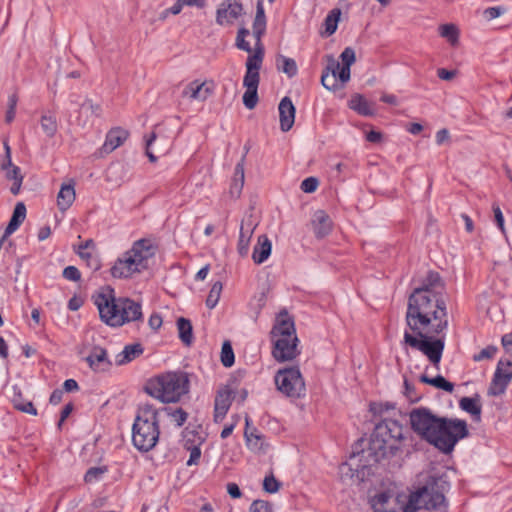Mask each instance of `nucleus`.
I'll return each mask as SVG.
<instances>
[{
	"label": "nucleus",
	"mask_w": 512,
	"mask_h": 512,
	"mask_svg": "<svg viewBox=\"0 0 512 512\" xmlns=\"http://www.w3.org/2000/svg\"><path fill=\"white\" fill-rule=\"evenodd\" d=\"M405 321L410 330L404 333L405 344L422 352L433 366L439 368L445 348L442 333L448 327L447 307L442 295L414 289L408 298Z\"/></svg>",
	"instance_id": "nucleus-1"
},
{
	"label": "nucleus",
	"mask_w": 512,
	"mask_h": 512,
	"mask_svg": "<svg viewBox=\"0 0 512 512\" xmlns=\"http://www.w3.org/2000/svg\"><path fill=\"white\" fill-rule=\"evenodd\" d=\"M410 423L415 433L444 454L469 435L465 420L438 417L423 407L410 412Z\"/></svg>",
	"instance_id": "nucleus-2"
},
{
	"label": "nucleus",
	"mask_w": 512,
	"mask_h": 512,
	"mask_svg": "<svg viewBox=\"0 0 512 512\" xmlns=\"http://www.w3.org/2000/svg\"><path fill=\"white\" fill-rule=\"evenodd\" d=\"M93 299L100 319L110 327H120L128 322L142 320L141 305L129 298H116L111 286L102 287Z\"/></svg>",
	"instance_id": "nucleus-3"
},
{
	"label": "nucleus",
	"mask_w": 512,
	"mask_h": 512,
	"mask_svg": "<svg viewBox=\"0 0 512 512\" xmlns=\"http://www.w3.org/2000/svg\"><path fill=\"white\" fill-rule=\"evenodd\" d=\"M404 440L403 426L396 420L384 418L374 428L369 455H373L376 462L393 457L402 450Z\"/></svg>",
	"instance_id": "nucleus-4"
},
{
	"label": "nucleus",
	"mask_w": 512,
	"mask_h": 512,
	"mask_svg": "<svg viewBox=\"0 0 512 512\" xmlns=\"http://www.w3.org/2000/svg\"><path fill=\"white\" fill-rule=\"evenodd\" d=\"M270 337L273 343L272 356L277 362L291 361L300 354L294 320L287 311L280 312L276 317Z\"/></svg>",
	"instance_id": "nucleus-5"
},
{
	"label": "nucleus",
	"mask_w": 512,
	"mask_h": 512,
	"mask_svg": "<svg viewBox=\"0 0 512 512\" xmlns=\"http://www.w3.org/2000/svg\"><path fill=\"white\" fill-rule=\"evenodd\" d=\"M449 484L442 477L430 476L426 483L409 495L404 512H416L421 509L445 511L447 501L445 491Z\"/></svg>",
	"instance_id": "nucleus-6"
},
{
	"label": "nucleus",
	"mask_w": 512,
	"mask_h": 512,
	"mask_svg": "<svg viewBox=\"0 0 512 512\" xmlns=\"http://www.w3.org/2000/svg\"><path fill=\"white\" fill-rule=\"evenodd\" d=\"M190 381L185 372H168L150 379L144 390L162 403L178 402L189 392Z\"/></svg>",
	"instance_id": "nucleus-7"
},
{
	"label": "nucleus",
	"mask_w": 512,
	"mask_h": 512,
	"mask_svg": "<svg viewBox=\"0 0 512 512\" xmlns=\"http://www.w3.org/2000/svg\"><path fill=\"white\" fill-rule=\"evenodd\" d=\"M155 254L154 247L147 239L134 242L131 249L119 257L111 268L115 278H129L148 268V261Z\"/></svg>",
	"instance_id": "nucleus-8"
},
{
	"label": "nucleus",
	"mask_w": 512,
	"mask_h": 512,
	"mask_svg": "<svg viewBox=\"0 0 512 512\" xmlns=\"http://www.w3.org/2000/svg\"><path fill=\"white\" fill-rule=\"evenodd\" d=\"M159 411L151 404H144L132 427V442L142 452H148L159 439Z\"/></svg>",
	"instance_id": "nucleus-9"
},
{
	"label": "nucleus",
	"mask_w": 512,
	"mask_h": 512,
	"mask_svg": "<svg viewBox=\"0 0 512 512\" xmlns=\"http://www.w3.org/2000/svg\"><path fill=\"white\" fill-rule=\"evenodd\" d=\"M274 382L277 390L289 398H301L306 394V385L299 367L291 366L279 369Z\"/></svg>",
	"instance_id": "nucleus-10"
},
{
	"label": "nucleus",
	"mask_w": 512,
	"mask_h": 512,
	"mask_svg": "<svg viewBox=\"0 0 512 512\" xmlns=\"http://www.w3.org/2000/svg\"><path fill=\"white\" fill-rule=\"evenodd\" d=\"M264 58V48H254V53L250 54L246 61V73L243 79V85L246 88L258 89L262 62Z\"/></svg>",
	"instance_id": "nucleus-11"
},
{
	"label": "nucleus",
	"mask_w": 512,
	"mask_h": 512,
	"mask_svg": "<svg viewBox=\"0 0 512 512\" xmlns=\"http://www.w3.org/2000/svg\"><path fill=\"white\" fill-rule=\"evenodd\" d=\"M244 13L243 5L237 0H223L216 10V23L220 26L232 25Z\"/></svg>",
	"instance_id": "nucleus-12"
},
{
	"label": "nucleus",
	"mask_w": 512,
	"mask_h": 512,
	"mask_svg": "<svg viewBox=\"0 0 512 512\" xmlns=\"http://www.w3.org/2000/svg\"><path fill=\"white\" fill-rule=\"evenodd\" d=\"M504 366H512V361L503 359L498 361L492 381L488 388L489 396L502 395L512 380V371H504Z\"/></svg>",
	"instance_id": "nucleus-13"
},
{
	"label": "nucleus",
	"mask_w": 512,
	"mask_h": 512,
	"mask_svg": "<svg viewBox=\"0 0 512 512\" xmlns=\"http://www.w3.org/2000/svg\"><path fill=\"white\" fill-rule=\"evenodd\" d=\"M233 390L225 386L217 391L214 400V422L220 423L226 416L232 401Z\"/></svg>",
	"instance_id": "nucleus-14"
},
{
	"label": "nucleus",
	"mask_w": 512,
	"mask_h": 512,
	"mask_svg": "<svg viewBox=\"0 0 512 512\" xmlns=\"http://www.w3.org/2000/svg\"><path fill=\"white\" fill-rule=\"evenodd\" d=\"M85 360L89 367L95 372L108 371L112 366V362L108 358L106 349L101 346H94Z\"/></svg>",
	"instance_id": "nucleus-15"
},
{
	"label": "nucleus",
	"mask_w": 512,
	"mask_h": 512,
	"mask_svg": "<svg viewBox=\"0 0 512 512\" xmlns=\"http://www.w3.org/2000/svg\"><path fill=\"white\" fill-rule=\"evenodd\" d=\"M213 93V84L210 82H200L194 80L184 88L182 92L183 97H188L192 100L205 101Z\"/></svg>",
	"instance_id": "nucleus-16"
},
{
	"label": "nucleus",
	"mask_w": 512,
	"mask_h": 512,
	"mask_svg": "<svg viewBox=\"0 0 512 512\" xmlns=\"http://www.w3.org/2000/svg\"><path fill=\"white\" fill-rule=\"evenodd\" d=\"M280 128L283 132L289 131L295 121V106L289 97H284L279 103Z\"/></svg>",
	"instance_id": "nucleus-17"
},
{
	"label": "nucleus",
	"mask_w": 512,
	"mask_h": 512,
	"mask_svg": "<svg viewBox=\"0 0 512 512\" xmlns=\"http://www.w3.org/2000/svg\"><path fill=\"white\" fill-rule=\"evenodd\" d=\"M127 130L120 127L112 128L106 135L105 142L101 148L104 153H111L121 146L128 138Z\"/></svg>",
	"instance_id": "nucleus-18"
},
{
	"label": "nucleus",
	"mask_w": 512,
	"mask_h": 512,
	"mask_svg": "<svg viewBox=\"0 0 512 512\" xmlns=\"http://www.w3.org/2000/svg\"><path fill=\"white\" fill-rule=\"evenodd\" d=\"M266 30V16L264 6L261 1H257L256 15L253 21V36L256 39L255 48H264L261 38Z\"/></svg>",
	"instance_id": "nucleus-19"
},
{
	"label": "nucleus",
	"mask_w": 512,
	"mask_h": 512,
	"mask_svg": "<svg viewBox=\"0 0 512 512\" xmlns=\"http://www.w3.org/2000/svg\"><path fill=\"white\" fill-rule=\"evenodd\" d=\"M313 230L318 238L328 235L332 228V222L327 213L323 210H317L312 218Z\"/></svg>",
	"instance_id": "nucleus-20"
},
{
	"label": "nucleus",
	"mask_w": 512,
	"mask_h": 512,
	"mask_svg": "<svg viewBox=\"0 0 512 512\" xmlns=\"http://www.w3.org/2000/svg\"><path fill=\"white\" fill-rule=\"evenodd\" d=\"M272 243L269 238L262 234L258 237L257 244L253 249L252 259L256 264L265 262L271 254Z\"/></svg>",
	"instance_id": "nucleus-21"
},
{
	"label": "nucleus",
	"mask_w": 512,
	"mask_h": 512,
	"mask_svg": "<svg viewBox=\"0 0 512 512\" xmlns=\"http://www.w3.org/2000/svg\"><path fill=\"white\" fill-rule=\"evenodd\" d=\"M26 218V206L23 202H18L13 210L10 221L4 231L3 239L14 233Z\"/></svg>",
	"instance_id": "nucleus-22"
},
{
	"label": "nucleus",
	"mask_w": 512,
	"mask_h": 512,
	"mask_svg": "<svg viewBox=\"0 0 512 512\" xmlns=\"http://www.w3.org/2000/svg\"><path fill=\"white\" fill-rule=\"evenodd\" d=\"M254 229L255 225L251 221H243L241 224L237 249L242 257L248 254L250 239Z\"/></svg>",
	"instance_id": "nucleus-23"
},
{
	"label": "nucleus",
	"mask_w": 512,
	"mask_h": 512,
	"mask_svg": "<svg viewBox=\"0 0 512 512\" xmlns=\"http://www.w3.org/2000/svg\"><path fill=\"white\" fill-rule=\"evenodd\" d=\"M481 397L479 394H475L473 397H463L459 401L460 408L472 415L475 421L481 420Z\"/></svg>",
	"instance_id": "nucleus-24"
},
{
	"label": "nucleus",
	"mask_w": 512,
	"mask_h": 512,
	"mask_svg": "<svg viewBox=\"0 0 512 512\" xmlns=\"http://www.w3.org/2000/svg\"><path fill=\"white\" fill-rule=\"evenodd\" d=\"M74 183H64L61 185L57 195V206L59 210L66 211L75 201Z\"/></svg>",
	"instance_id": "nucleus-25"
},
{
	"label": "nucleus",
	"mask_w": 512,
	"mask_h": 512,
	"mask_svg": "<svg viewBox=\"0 0 512 512\" xmlns=\"http://www.w3.org/2000/svg\"><path fill=\"white\" fill-rule=\"evenodd\" d=\"M143 352L144 348L140 343L126 345L124 349L116 355L115 363L117 366L125 365L138 358Z\"/></svg>",
	"instance_id": "nucleus-26"
},
{
	"label": "nucleus",
	"mask_w": 512,
	"mask_h": 512,
	"mask_svg": "<svg viewBox=\"0 0 512 512\" xmlns=\"http://www.w3.org/2000/svg\"><path fill=\"white\" fill-rule=\"evenodd\" d=\"M394 494L390 491H382L371 499V506L375 512H392L391 502Z\"/></svg>",
	"instance_id": "nucleus-27"
},
{
	"label": "nucleus",
	"mask_w": 512,
	"mask_h": 512,
	"mask_svg": "<svg viewBox=\"0 0 512 512\" xmlns=\"http://www.w3.org/2000/svg\"><path fill=\"white\" fill-rule=\"evenodd\" d=\"M443 287L439 273L429 271L422 285L416 289H425L428 294L442 295Z\"/></svg>",
	"instance_id": "nucleus-28"
},
{
	"label": "nucleus",
	"mask_w": 512,
	"mask_h": 512,
	"mask_svg": "<svg viewBox=\"0 0 512 512\" xmlns=\"http://www.w3.org/2000/svg\"><path fill=\"white\" fill-rule=\"evenodd\" d=\"M340 68L339 62L333 61L327 66L326 71H323L321 76V83L327 90L335 91L339 88L336 69Z\"/></svg>",
	"instance_id": "nucleus-29"
},
{
	"label": "nucleus",
	"mask_w": 512,
	"mask_h": 512,
	"mask_svg": "<svg viewBox=\"0 0 512 512\" xmlns=\"http://www.w3.org/2000/svg\"><path fill=\"white\" fill-rule=\"evenodd\" d=\"M177 329L180 340L185 345H190L193 341V329L190 320L184 317L178 318Z\"/></svg>",
	"instance_id": "nucleus-30"
},
{
	"label": "nucleus",
	"mask_w": 512,
	"mask_h": 512,
	"mask_svg": "<svg viewBox=\"0 0 512 512\" xmlns=\"http://www.w3.org/2000/svg\"><path fill=\"white\" fill-rule=\"evenodd\" d=\"M420 381L422 383L444 390L448 393H452L454 391V384L446 380L442 375H437L436 377L430 378L426 374H423L420 376Z\"/></svg>",
	"instance_id": "nucleus-31"
},
{
	"label": "nucleus",
	"mask_w": 512,
	"mask_h": 512,
	"mask_svg": "<svg viewBox=\"0 0 512 512\" xmlns=\"http://www.w3.org/2000/svg\"><path fill=\"white\" fill-rule=\"evenodd\" d=\"M249 417L246 416L245 422H246V429L244 432V436L246 439V442L248 446L254 448V449H263V435L260 434L257 429L253 428L252 430L249 429Z\"/></svg>",
	"instance_id": "nucleus-32"
},
{
	"label": "nucleus",
	"mask_w": 512,
	"mask_h": 512,
	"mask_svg": "<svg viewBox=\"0 0 512 512\" xmlns=\"http://www.w3.org/2000/svg\"><path fill=\"white\" fill-rule=\"evenodd\" d=\"M349 106L363 116H371L374 113L368 101L359 94L351 98Z\"/></svg>",
	"instance_id": "nucleus-33"
},
{
	"label": "nucleus",
	"mask_w": 512,
	"mask_h": 512,
	"mask_svg": "<svg viewBox=\"0 0 512 512\" xmlns=\"http://www.w3.org/2000/svg\"><path fill=\"white\" fill-rule=\"evenodd\" d=\"M277 69L285 73L288 77H294L297 72V64L294 59L279 55L276 58Z\"/></svg>",
	"instance_id": "nucleus-34"
},
{
	"label": "nucleus",
	"mask_w": 512,
	"mask_h": 512,
	"mask_svg": "<svg viewBox=\"0 0 512 512\" xmlns=\"http://www.w3.org/2000/svg\"><path fill=\"white\" fill-rule=\"evenodd\" d=\"M40 125L43 130V132L48 136L49 138H52L55 136L58 130V123L57 119L54 115L47 113L43 114L40 119Z\"/></svg>",
	"instance_id": "nucleus-35"
},
{
	"label": "nucleus",
	"mask_w": 512,
	"mask_h": 512,
	"mask_svg": "<svg viewBox=\"0 0 512 512\" xmlns=\"http://www.w3.org/2000/svg\"><path fill=\"white\" fill-rule=\"evenodd\" d=\"M6 171V178L8 180H12L13 184L10 187V192L13 195H17L20 192L23 176L21 175L20 168L18 166H12L8 168Z\"/></svg>",
	"instance_id": "nucleus-36"
},
{
	"label": "nucleus",
	"mask_w": 512,
	"mask_h": 512,
	"mask_svg": "<svg viewBox=\"0 0 512 512\" xmlns=\"http://www.w3.org/2000/svg\"><path fill=\"white\" fill-rule=\"evenodd\" d=\"M341 10L339 8L332 9L324 20L325 33L330 36L337 30V25L340 20Z\"/></svg>",
	"instance_id": "nucleus-37"
},
{
	"label": "nucleus",
	"mask_w": 512,
	"mask_h": 512,
	"mask_svg": "<svg viewBox=\"0 0 512 512\" xmlns=\"http://www.w3.org/2000/svg\"><path fill=\"white\" fill-rule=\"evenodd\" d=\"M80 115L85 114L88 118L89 115L100 117L102 114V106L99 103H94L92 99L86 98L80 105Z\"/></svg>",
	"instance_id": "nucleus-38"
},
{
	"label": "nucleus",
	"mask_w": 512,
	"mask_h": 512,
	"mask_svg": "<svg viewBox=\"0 0 512 512\" xmlns=\"http://www.w3.org/2000/svg\"><path fill=\"white\" fill-rule=\"evenodd\" d=\"M340 475L343 480L349 479L351 481H362V477H360V472L358 467L353 468L352 463H343L340 465Z\"/></svg>",
	"instance_id": "nucleus-39"
},
{
	"label": "nucleus",
	"mask_w": 512,
	"mask_h": 512,
	"mask_svg": "<svg viewBox=\"0 0 512 512\" xmlns=\"http://www.w3.org/2000/svg\"><path fill=\"white\" fill-rule=\"evenodd\" d=\"M222 289H223V285L220 281H216L212 285L210 292L206 299V306L209 309H213L218 304Z\"/></svg>",
	"instance_id": "nucleus-40"
},
{
	"label": "nucleus",
	"mask_w": 512,
	"mask_h": 512,
	"mask_svg": "<svg viewBox=\"0 0 512 512\" xmlns=\"http://www.w3.org/2000/svg\"><path fill=\"white\" fill-rule=\"evenodd\" d=\"M440 35L446 38L452 45H455L458 42L459 32L454 24L441 25Z\"/></svg>",
	"instance_id": "nucleus-41"
},
{
	"label": "nucleus",
	"mask_w": 512,
	"mask_h": 512,
	"mask_svg": "<svg viewBox=\"0 0 512 512\" xmlns=\"http://www.w3.org/2000/svg\"><path fill=\"white\" fill-rule=\"evenodd\" d=\"M234 361L235 356L232 345L229 341H224L221 349V363L224 367H231Z\"/></svg>",
	"instance_id": "nucleus-42"
},
{
	"label": "nucleus",
	"mask_w": 512,
	"mask_h": 512,
	"mask_svg": "<svg viewBox=\"0 0 512 512\" xmlns=\"http://www.w3.org/2000/svg\"><path fill=\"white\" fill-rule=\"evenodd\" d=\"M163 410L176 422L178 427L183 426L188 418V413L182 408L173 410L172 408L165 407Z\"/></svg>",
	"instance_id": "nucleus-43"
},
{
	"label": "nucleus",
	"mask_w": 512,
	"mask_h": 512,
	"mask_svg": "<svg viewBox=\"0 0 512 512\" xmlns=\"http://www.w3.org/2000/svg\"><path fill=\"white\" fill-rule=\"evenodd\" d=\"M13 405L17 410L21 412L37 415V410L33 403L31 401H23L20 395L13 398Z\"/></svg>",
	"instance_id": "nucleus-44"
},
{
	"label": "nucleus",
	"mask_w": 512,
	"mask_h": 512,
	"mask_svg": "<svg viewBox=\"0 0 512 512\" xmlns=\"http://www.w3.org/2000/svg\"><path fill=\"white\" fill-rule=\"evenodd\" d=\"M258 89L246 88L245 93L243 94V104L247 109H253L258 103Z\"/></svg>",
	"instance_id": "nucleus-45"
},
{
	"label": "nucleus",
	"mask_w": 512,
	"mask_h": 512,
	"mask_svg": "<svg viewBox=\"0 0 512 512\" xmlns=\"http://www.w3.org/2000/svg\"><path fill=\"white\" fill-rule=\"evenodd\" d=\"M106 471V467H91L87 470L84 480L86 483L95 482L99 480Z\"/></svg>",
	"instance_id": "nucleus-46"
},
{
	"label": "nucleus",
	"mask_w": 512,
	"mask_h": 512,
	"mask_svg": "<svg viewBox=\"0 0 512 512\" xmlns=\"http://www.w3.org/2000/svg\"><path fill=\"white\" fill-rule=\"evenodd\" d=\"M280 488V483L276 478L271 474L266 476L263 481V489L268 493H276Z\"/></svg>",
	"instance_id": "nucleus-47"
},
{
	"label": "nucleus",
	"mask_w": 512,
	"mask_h": 512,
	"mask_svg": "<svg viewBox=\"0 0 512 512\" xmlns=\"http://www.w3.org/2000/svg\"><path fill=\"white\" fill-rule=\"evenodd\" d=\"M250 512H273L272 505L268 501L255 500L249 508Z\"/></svg>",
	"instance_id": "nucleus-48"
},
{
	"label": "nucleus",
	"mask_w": 512,
	"mask_h": 512,
	"mask_svg": "<svg viewBox=\"0 0 512 512\" xmlns=\"http://www.w3.org/2000/svg\"><path fill=\"white\" fill-rule=\"evenodd\" d=\"M5 154L1 159L0 167L2 170H7L8 168H11L13 165L12 159H11V148L7 141L3 142Z\"/></svg>",
	"instance_id": "nucleus-49"
},
{
	"label": "nucleus",
	"mask_w": 512,
	"mask_h": 512,
	"mask_svg": "<svg viewBox=\"0 0 512 512\" xmlns=\"http://www.w3.org/2000/svg\"><path fill=\"white\" fill-rule=\"evenodd\" d=\"M319 185V181L316 177H308L301 183V190L305 193H313Z\"/></svg>",
	"instance_id": "nucleus-50"
},
{
	"label": "nucleus",
	"mask_w": 512,
	"mask_h": 512,
	"mask_svg": "<svg viewBox=\"0 0 512 512\" xmlns=\"http://www.w3.org/2000/svg\"><path fill=\"white\" fill-rule=\"evenodd\" d=\"M497 352V348L495 346H487L482 349L478 354L473 356V360L476 362L482 361L484 359L492 358Z\"/></svg>",
	"instance_id": "nucleus-51"
},
{
	"label": "nucleus",
	"mask_w": 512,
	"mask_h": 512,
	"mask_svg": "<svg viewBox=\"0 0 512 512\" xmlns=\"http://www.w3.org/2000/svg\"><path fill=\"white\" fill-rule=\"evenodd\" d=\"M90 247H94V242L92 239L86 240L84 243H82L79 246L77 254L79 255V257L81 259L89 260L90 258H92L93 255L90 252H88V250H87Z\"/></svg>",
	"instance_id": "nucleus-52"
},
{
	"label": "nucleus",
	"mask_w": 512,
	"mask_h": 512,
	"mask_svg": "<svg viewBox=\"0 0 512 512\" xmlns=\"http://www.w3.org/2000/svg\"><path fill=\"white\" fill-rule=\"evenodd\" d=\"M340 58L342 60V65L350 66L355 62V51L351 47H346L341 55Z\"/></svg>",
	"instance_id": "nucleus-53"
},
{
	"label": "nucleus",
	"mask_w": 512,
	"mask_h": 512,
	"mask_svg": "<svg viewBox=\"0 0 512 512\" xmlns=\"http://www.w3.org/2000/svg\"><path fill=\"white\" fill-rule=\"evenodd\" d=\"M63 277L70 281H79L81 279V273L75 266H67L63 270Z\"/></svg>",
	"instance_id": "nucleus-54"
},
{
	"label": "nucleus",
	"mask_w": 512,
	"mask_h": 512,
	"mask_svg": "<svg viewBox=\"0 0 512 512\" xmlns=\"http://www.w3.org/2000/svg\"><path fill=\"white\" fill-rule=\"evenodd\" d=\"M492 209H493L494 218L497 223V226L504 233L505 232L504 217H503V213H502L499 205L493 204Z\"/></svg>",
	"instance_id": "nucleus-55"
},
{
	"label": "nucleus",
	"mask_w": 512,
	"mask_h": 512,
	"mask_svg": "<svg viewBox=\"0 0 512 512\" xmlns=\"http://www.w3.org/2000/svg\"><path fill=\"white\" fill-rule=\"evenodd\" d=\"M337 79L341 83H346L350 79V66L340 65L339 69H336Z\"/></svg>",
	"instance_id": "nucleus-56"
},
{
	"label": "nucleus",
	"mask_w": 512,
	"mask_h": 512,
	"mask_svg": "<svg viewBox=\"0 0 512 512\" xmlns=\"http://www.w3.org/2000/svg\"><path fill=\"white\" fill-rule=\"evenodd\" d=\"M505 12V9L502 7H489L484 10V16L488 20L495 19L501 16Z\"/></svg>",
	"instance_id": "nucleus-57"
},
{
	"label": "nucleus",
	"mask_w": 512,
	"mask_h": 512,
	"mask_svg": "<svg viewBox=\"0 0 512 512\" xmlns=\"http://www.w3.org/2000/svg\"><path fill=\"white\" fill-rule=\"evenodd\" d=\"M201 457V449L198 446H193L190 450V457L187 461V466L197 465Z\"/></svg>",
	"instance_id": "nucleus-58"
},
{
	"label": "nucleus",
	"mask_w": 512,
	"mask_h": 512,
	"mask_svg": "<svg viewBox=\"0 0 512 512\" xmlns=\"http://www.w3.org/2000/svg\"><path fill=\"white\" fill-rule=\"evenodd\" d=\"M244 163H245V155H242L240 161L235 166L234 177L238 178L239 181H244Z\"/></svg>",
	"instance_id": "nucleus-59"
},
{
	"label": "nucleus",
	"mask_w": 512,
	"mask_h": 512,
	"mask_svg": "<svg viewBox=\"0 0 512 512\" xmlns=\"http://www.w3.org/2000/svg\"><path fill=\"white\" fill-rule=\"evenodd\" d=\"M235 45H236V47L238 49L243 50V51H245L247 53H251L252 52V48H251L249 42H247L244 37L239 36L238 34L236 36Z\"/></svg>",
	"instance_id": "nucleus-60"
},
{
	"label": "nucleus",
	"mask_w": 512,
	"mask_h": 512,
	"mask_svg": "<svg viewBox=\"0 0 512 512\" xmlns=\"http://www.w3.org/2000/svg\"><path fill=\"white\" fill-rule=\"evenodd\" d=\"M449 139H450V133H449L448 129H446V128L440 129L436 133V143L438 145L444 144L445 142L449 141Z\"/></svg>",
	"instance_id": "nucleus-61"
},
{
	"label": "nucleus",
	"mask_w": 512,
	"mask_h": 512,
	"mask_svg": "<svg viewBox=\"0 0 512 512\" xmlns=\"http://www.w3.org/2000/svg\"><path fill=\"white\" fill-rule=\"evenodd\" d=\"M227 492L234 499L240 498L242 495L241 490L236 483H228Z\"/></svg>",
	"instance_id": "nucleus-62"
},
{
	"label": "nucleus",
	"mask_w": 512,
	"mask_h": 512,
	"mask_svg": "<svg viewBox=\"0 0 512 512\" xmlns=\"http://www.w3.org/2000/svg\"><path fill=\"white\" fill-rule=\"evenodd\" d=\"M244 185V181H239L238 178H233L230 192L232 195L239 196Z\"/></svg>",
	"instance_id": "nucleus-63"
},
{
	"label": "nucleus",
	"mask_w": 512,
	"mask_h": 512,
	"mask_svg": "<svg viewBox=\"0 0 512 512\" xmlns=\"http://www.w3.org/2000/svg\"><path fill=\"white\" fill-rule=\"evenodd\" d=\"M148 323L153 330H157L162 325V318L159 314L154 313L150 316Z\"/></svg>",
	"instance_id": "nucleus-64"
}]
</instances>
